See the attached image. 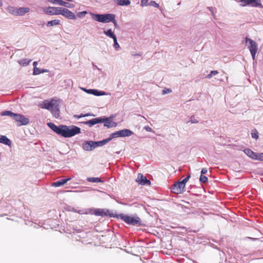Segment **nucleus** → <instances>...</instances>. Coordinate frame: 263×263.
<instances>
[{"mask_svg": "<svg viewBox=\"0 0 263 263\" xmlns=\"http://www.w3.org/2000/svg\"><path fill=\"white\" fill-rule=\"evenodd\" d=\"M47 125L56 134L65 138H70L81 133L80 128L74 125H60L58 126L51 122L48 123Z\"/></svg>", "mask_w": 263, "mask_h": 263, "instance_id": "f257e3e1", "label": "nucleus"}, {"mask_svg": "<svg viewBox=\"0 0 263 263\" xmlns=\"http://www.w3.org/2000/svg\"><path fill=\"white\" fill-rule=\"evenodd\" d=\"M62 102V100L54 97L44 100L41 105V107L49 110L53 117L58 118L60 114V106Z\"/></svg>", "mask_w": 263, "mask_h": 263, "instance_id": "f03ea898", "label": "nucleus"}, {"mask_svg": "<svg viewBox=\"0 0 263 263\" xmlns=\"http://www.w3.org/2000/svg\"><path fill=\"white\" fill-rule=\"evenodd\" d=\"M90 14L94 21L102 23H107L114 20V14L111 13L99 14L90 13Z\"/></svg>", "mask_w": 263, "mask_h": 263, "instance_id": "7ed1b4c3", "label": "nucleus"}, {"mask_svg": "<svg viewBox=\"0 0 263 263\" xmlns=\"http://www.w3.org/2000/svg\"><path fill=\"white\" fill-rule=\"evenodd\" d=\"M237 2L241 3L240 5L241 7L250 6L253 7H260L263 8L261 5V0H235Z\"/></svg>", "mask_w": 263, "mask_h": 263, "instance_id": "20e7f679", "label": "nucleus"}, {"mask_svg": "<svg viewBox=\"0 0 263 263\" xmlns=\"http://www.w3.org/2000/svg\"><path fill=\"white\" fill-rule=\"evenodd\" d=\"M120 217L123 221L129 224L136 225L141 224V220L138 217L121 214L120 215Z\"/></svg>", "mask_w": 263, "mask_h": 263, "instance_id": "39448f33", "label": "nucleus"}, {"mask_svg": "<svg viewBox=\"0 0 263 263\" xmlns=\"http://www.w3.org/2000/svg\"><path fill=\"white\" fill-rule=\"evenodd\" d=\"M16 122L18 126L25 125L29 123V120L24 116L18 114H15L13 118Z\"/></svg>", "mask_w": 263, "mask_h": 263, "instance_id": "423d86ee", "label": "nucleus"}, {"mask_svg": "<svg viewBox=\"0 0 263 263\" xmlns=\"http://www.w3.org/2000/svg\"><path fill=\"white\" fill-rule=\"evenodd\" d=\"M60 15H62L65 18L69 20H76L77 16L75 14L67 8L61 7Z\"/></svg>", "mask_w": 263, "mask_h": 263, "instance_id": "0eeeda50", "label": "nucleus"}, {"mask_svg": "<svg viewBox=\"0 0 263 263\" xmlns=\"http://www.w3.org/2000/svg\"><path fill=\"white\" fill-rule=\"evenodd\" d=\"M61 7H48L43 9L45 13L50 15H60Z\"/></svg>", "mask_w": 263, "mask_h": 263, "instance_id": "6e6552de", "label": "nucleus"}, {"mask_svg": "<svg viewBox=\"0 0 263 263\" xmlns=\"http://www.w3.org/2000/svg\"><path fill=\"white\" fill-rule=\"evenodd\" d=\"M184 186L180 181L176 182L172 187V191L174 193L178 194L183 192Z\"/></svg>", "mask_w": 263, "mask_h": 263, "instance_id": "1a4fd4ad", "label": "nucleus"}, {"mask_svg": "<svg viewBox=\"0 0 263 263\" xmlns=\"http://www.w3.org/2000/svg\"><path fill=\"white\" fill-rule=\"evenodd\" d=\"M246 43L248 44V48L250 50V51H257L258 50V46L256 43L249 38L246 39Z\"/></svg>", "mask_w": 263, "mask_h": 263, "instance_id": "9d476101", "label": "nucleus"}, {"mask_svg": "<svg viewBox=\"0 0 263 263\" xmlns=\"http://www.w3.org/2000/svg\"><path fill=\"white\" fill-rule=\"evenodd\" d=\"M82 147L85 151H91L96 148L95 141H85L83 144Z\"/></svg>", "mask_w": 263, "mask_h": 263, "instance_id": "9b49d317", "label": "nucleus"}, {"mask_svg": "<svg viewBox=\"0 0 263 263\" xmlns=\"http://www.w3.org/2000/svg\"><path fill=\"white\" fill-rule=\"evenodd\" d=\"M243 152L249 157L252 159L254 160H257L258 153H256L249 148L245 149Z\"/></svg>", "mask_w": 263, "mask_h": 263, "instance_id": "f8f14e48", "label": "nucleus"}, {"mask_svg": "<svg viewBox=\"0 0 263 263\" xmlns=\"http://www.w3.org/2000/svg\"><path fill=\"white\" fill-rule=\"evenodd\" d=\"M136 181L140 184L145 185L146 184H150V181L143 175L139 174L138 175Z\"/></svg>", "mask_w": 263, "mask_h": 263, "instance_id": "ddd939ff", "label": "nucleus"}, {"mask_svg": "<svg viewBox=\"0 0 263 263\" xmlns=\"http://www.w3.org/2000/svg\"><path fill=\"white\" fill-rule=\"evenodd\" d=\"M104 121L102 119V118H95L92 120H90L89 121L83 122L85 125H88L89 126H92L97 123H103Z\"/></svg>", "mask_w": 263, "mask_h": 263, "instance_id": "4468645a", "label": "nucleus"}, {"mask_svg": "<svg viewBox=\"0 0 263 263\" xmlns=\"http://www.w3.org/2000/svg\"><path fill=\"white\" fill-rule=\"evenodd\" d=\"M88 94H91L96 96H106L107 93L104 91H100L97 89H91L89 91Z\"/></svg>", "mask_w": 263, "mask_h": 263, "instance_id": "2eb2a0df", "label": "nucleus"}, {"mask_svg": "<svg viewBox=\"0 0 263 263\" xmlns=\"http://www.w3.org/2000/svg\"><path fill=\"white\" fill-rule=\"evenodd\" d=\"M71 179L70 178H68L67 179H63L60 180H58L56 182H54L52 184V186L55 187H59L62 185H64L65 183H66L68 181H69Z\"/></svg>", "mask_w": 263, "mask_h": 263, "instance_id": "dca6fc26", "label": "nucleus"}, {"mask_svg": "<svg viewBox=\"0 0 263 263\" xmlns=\"http://www.w3.org/2000/svg\"><path fill=\"white\" fill-rule=\"evenodd\" d=\"M0 143H2L8 146H10L11 142L10 140L7 138V136L0 135Z\"/></svg>", "mask_w": 263, "mask_h": 263, "instance_id": "f3484780", "label": "nucleus"}, {"mask_svg": "<svg viewBox=\"0 0 263 263\" xmlns=\"http://www.w3.org/2000/svg\"><path fill=\"white\" fill-rule=\"evenodd\" d=\"M30 9L28 7H20L17 8V16H22L29 12Z\"/></svg>", "mask_w": 263, "mask_h": 263, "instance_id": "a211bd4d", "label": "nucleus"}, {"mask_svg": "<svg viewBox=\"0 0 263 263\" xmlns=\"http://www.w3.org/2000/svg\"><path fill=\"white\" fill-rule=\"evenodd\" d=\"M102 119L104 120L103 123H104V125L105 126H106L107 127H111L114 126H116V123L108 119V118H102Z\"/></svg>", "mask_w": 263, "mask_h": 263, "instance_id": "6ab92c4d", "label": "nucleus"}, {"mask_svg": "<svg viewBox=\"0 0 263 263\" xmlns=\"http://www.w3.org/2000/svg\"><path fill=\"white\" fill-rule=\"evenodd\" d=\"M119 131L120 133L121 137H129L133 135V132L129 129H124Z\"/></svg>", "mask_w": 263, "mask_h": 263, "instance_id": "aec40b11", "label": "nucleus"}, {"mask_svg": "<svg viewBox=\"0 0 263 263\" xmlns=\"http://www.w3.org/2000/svg\"><path fill=\"white\" fill-rule=\"evenodd\" d=\"M103 33L107 37H110L113 40L115 38H117L116 35L114 33V32L111 29H108L107 30H104Z\"/></svg>", "mask_w": 263, "mask_h": 263, "instance_id": "412c9836", "label": "nucleus"}, {"mask_svg": "<svg viewBox=\"0 0 263 263\" xmlns=\"http://www.w3.org/2000/svg\"><path fill=\"white\" fill-rule=\"evenodd\" d=\"M6 9L11 14L17 16V8L9 6Z\"/></svg>", "mask_w": 263, "mask_h": 263, "instance_id": "4be33fe9", "label": "nucleus"}, {"mask_svg": "<svg viewBox=\"0 0 263 263\" xmlns=\"http://www.w3.org/2000/svg\"><path fill=\"white\" fill-rule=\"evenodd\" d=\"M61 23V22L59 20H53L52 21H48L47 24L46 26L48 27H50L53 26H57L60 25Z\"/></svg>", "mask_w": 263, "mask_h": 263, "instance_id": "5701e85b", "label": "nucleus"}, {"mask_svg": "<svg viewBox=\"0 0 263 263\" xmlns=\"http://www.w3.org/2000/svg\"><path fill=\"white\" fill-rule=\"evenodd\" d=\"M115 2L119 6H128L130 4L129 0H115Z\"/></svg>", "mask_w": 263, "mask_h": 263, "instance_id": "b1692460", "label": "nucleus"}, {"mask_svg": "<svg viewBox=\"0 0 263 263\" xmlns=\"http://www.w3.org/2000/svg\"><path fill=\"white\" fill-rule=\"evenodd\" d=\"M31 62V60L25 58L18 61V63L23 66H26L28 65Z\"/></svg>", "mask_w": 263, "mask_h": 263, "instance_id": "393cba45", "label": "nucleus"}, {"mask_svg": "<svg viewBox=\"0 0 263 263\" xmlns=\"http://www.w3.org/2000/svg\"><path fill=\"white\" fill-rule=\"evenodd\" d=\"M87 180L90 182H102V181L101 180L100 178L98 177H88L87 178Z\"/></svg>", "mask_w": 263, "mask_h": 263, "instance_id": "a878e982", "label": "nucleus"}, {"mask_svg": "<svg viewBox=\"0 0 263 263\" xmlns=\"http://www.w3.org/2000/svg\"><path fill=\"white\" fill-rule=\"evenodd\" d=\"M49 2L54 4H58L60 6L64 5L65 4V2H64L62 0H47Z\"/></svg>", "mask_w": 263, "mask_h": 263, "instance_id": "bb28decb", "label": "nucleus"}, {"mask_svg": "<svg viewBox=\"0 0 263 263\" xmlns=\"http://www.w3.org/2000/svg\"><path fill=\"white\" fill-rule=\"evenodd\" d=\"M14 115H15L14 113L12 112L11 111H9V110L1 112V115L2 116H8L12 117V118H13Z\"/></svg>", "mask_w": 263, "mask_h": 263, "instance_id": "cd10ccee", "label": "nucleus"}, {"mask_svg": "<svg viewBox=\"0 0 263 263\" xmlns=\"http://www.w3.org/2000/svg\"><path fill=\"white\" fill-rule=\"evenodd\" d=\"M121 137V135H120V131L118 130L117 132H116L112 134H111L110 136H109V138H110L111 140L115 138H117V137Z\"/></svg>", "mask_w": 263, "mask_h": 263, "instance_id": "c85d7f7f", "label": "nucleus"}, {"mask_svg": "<svg viewBox=\"0 0 263 263\" xmlns=\"http://www.w3.org/2000/svg\"><path fill=\"white\" fill-rule=\"evenodd\" d=\"M251 136L253 138L257 139L258 138V133L256 129H253L251 132Z\"/></svg>", "mask_w": 263, "mask_h": 263, "instance_id": "c756f323", "label": "nucleus"}, {"mask_svg": "<svg viewBox=\"0 0 263 263\" xmlns=\"http://www.w3.org/2000/svg\"><path fill=\"white\" fill-rule=\"evenodd\" d=\"M113 40H114L113 46L115 48L116 50H118L119 49L120 46L117 42V39L115 38Z\"/></svg>", "mask_w": 263, "mask_h": 263, "instance_id": "7c9ffc66", "label": "nucleus"}, {"mask_svg": "<svg viewBox=\"0 0 263 263\" xmlns=\"http://www.w3.org/2000/svg\"><path fill=\"white\" fill-rule=\"evenodd\" d=\"M218 72L217 70H212L210 73L207 75L206 78L211 79L213 76H215L218 74Z\"/></svg>", "mask_w": 263, "mask_h": 263, "instance_id": "2f4dec72", "label": "nucleus"}, {"mask_svg": "<svg viewBox=\"0 0 263 263\" xmlns=\"http://www.w3.org/2000/svg\"><path fill=\"white\" fill-rule=\"evenodd\" d=\"M199 179L200 182L202 183H205L208 181V178L206 176H203V175H200Z\"/></svg>", "mask_w": 263, "mask_h": 263, "instance_id": "473e14b6", "label": "nucleus"}, {"mask_svg": "<svg viewBox=\"0 0 263 263\" xmlns=\"http://www.w3.org/2000/svg\"><path fill=\"white\" fill-rule=\"evenodd\" d=\"M41 69L36 67L35 68H33V75H38L40 73H41Z\"/></svg>", "mask_w": 263, "mask_h": 263, "instance_id": "72a5a7b5", "label": "nucleus"}, {"mask_svg": "<svg viewBox=\"0 0 263 263\" xmlns=\"http://www.w3.org/2000/svg\"><path fill=\"white\" fill-rule=\"evenodd\" d=\"M87 13V12L86 11L79 12L77 13V16L78 17L81 18V17L84 16Z\"/></svg>", "mask_w": 263, "mask_h": 263, "instance_id": "f704fd0d", "label": "nucleus"}, {"mask_svg": "<svg viewBox=\"0 0 263 263\" xmlns=\"http://www.w3.org/2000/svg\"><path fill=\"white\" fill-rule=\"evenodd\" d=\"M149 5L152 6H153L155 8H159V5L155 1H151L149 4Z\"/></svg>", "mask_w": 263, "mask_h": 263, "instance_id": "c9c22d12", "label": "nucleus"}, {"mask_svg": "<svg viewBox=\"0 0 263 263\" xmlns=\"http://www.w3.org/2000/svg\"><path fill=\"white\" fill-rule=\"evenodd\" d=\"M190 178V175H188L185 178H184L182 181H180L181 183L183 184V185L185 187L186 183L188 181L189 179Z\"/></svg>", "mask_w": 263, "mask_h": 263, "instance_id": "e433bc0d", "label": "nucleus"}, {"mask_svg": "<svg viewBox=\"0 0 263 263\" xmlns=\"http://www.w3.org/2000/svg\"><path fill=\"white\" fill-rule=\"evenodd\" d=\"M189 122H190L192 124L197 123L198 122V120L194 116H192L191 117L190 120Z\"/></svg>", "mask_w": 263, "mask_h": 263, "instance_id": "4c0bfd02", "label": "nucleus"}, {"mask_svg": "<svg viewBox=\"0 0 263 263\" xmlns=\"http://www.w3.org/2000/svg\"><path fill=\"white\" fill-rule=\"evenodd\" d=\"M148 5V0H141V6L142 7L147 6Z\"/></svg>", "mask_w": 263, "mask_h": 263, "instance_id": "58836bf2", "label": "nucleus"}, {"mask_svg": "<svg viewBox=\"0 0 263 263\" xmlns=\"http://www.w3.org/2000/svg\"><path fill=\"white\" fill-rule=\"evenodd\" d=\"M172 92V90L169 88H166L162 90V94L165 95L166 93H169Z\"/></svg>", "mask_w": 263, "mask_h": 263, "instance_id": "ea45409f", "label": "nucleus"}, {"mask_svg": "<svg viewBox=\"0 0 263 263\" xmlns=\"http://www.w3.org/2000/svg\"><path fill=\"white\" fill-rule=\"evenodd\" d=\"M62 6H64L69 8H72L74 7V5L65 2V4L64 5H62Z\"/></svg>", "mask_w": 263, "mask_h": 263, "instance_id": "a19ab883", "label": "nucleus"}, {"mask_svg": "<svg viewBox=\"0 0 263 263\" xmlns=\"http://www.w3.org/2000/svg\"><path fill=\"white\" fill-rule=\"evenodd\" d=\"M257 160L263 161V153H258Z\"/></svg>", "mask_w": 263, "mask_h": 263, "instance_id": "79ce46f5", "label": "nucleus"}, {"mask_svg": "<svg viewBox=\"0 0 263 263\" xmlns=\"http://www.w3.org/2000/svg\"><path fill=\"white\" fill-rule=\"evenodd\" d=\"M95 144L96 147H100V146H102L104 145L101 141L95 142Z\"/></svg>", "mask_w": 263, "mask_h": 263, "instance_id": "37998d69", "label": "nucleus"}, {"mask_svg": "<svg viewBox=\"0 0 263 263\" xmlns=\"http://www.w3.org/2000/svg\"><path fill=\"white\" fill-rule=\"evenodd\" d=\"M110 141H111V139L110 138H109V137L107 138V139H104L103 140H102L101 141L102 142V143L103 145H105L107 143H108V142H109Z\"/></svg>", "mask_w": 263, "mask_h": 263, "instance_id": "c03bdc74", "label": "nucleus"}, {"mask_svg": "<svg viewBox=\"0 0 263 263\" xmlns=\"http://www.w3.org/2000/svg\"><path fill=\"white\" fill-rule=\"evenodd\" d=\"M103 214H104V213L102 211L98 210L95 212V214L96 215H98V216L103 215Z\"/></svg>", "mask_w": 263, "mask_h": 263, "instance_id": "a18cd8bd", "label": "nucleus"}, {"mask_svg": "<svg viewBox=\"0 0 263 263\" xmlns=\"http://www.w3.org/2000/svg\"><path fill=\"white\" fill-rule=\"evenodd\" d=\"M144 129L145 130H146V131L147 132H152V129L151 127H150L149 126H145L144 127Z\"/></svg>", "mask_w": 263, "mask_h": 263, "instance_id": "49530a36", "label": "nucleus"}, {"mask_svg": "<svg viewBox=\"0 0 263 263\" xmlns=\"http://www.w3.org/2000/svg\"><path fill=\"white\" fill-rule=\"evenodd\" d=\"M115 17H116V16L115 14H114V20L113 21H110V22H112L114 23V25L115 27H117V23L115 20Z\"/></svg>", "mask_w": 263, "mask_h": 263, "instance_id": "de8ad7c7", "label": "nucleus"}, {"mask_svg": "<svg viewBox=\"0 0 263 263\" xmlns=\"http://www.w3.org/2000/svg\"><path fill=\"white\" fill-rule=\"evenodd\" d=\"M251 55L252 57V59L253 60H254L255 58V55H256V53L257 52V51H251Z\"/></svg>", "mask_w": 263, "mask_h": 263, "instance_id": "09e8293b", "label": "nucleus"}, {"mask_svg": "<svg viewBox=\"0 0 263 263\" xmlns=\"http://www.w3.org/2000/svg\"><path fill=\"white\" fill-rule=\"evenodd\" d=\"M79 116H80L81 118H82V117H85L90 116L91 114H89V113H87V114H81Z\"/></svg>", "mask_w": 263, "mask_h": 263, "instance_id": "8fccbe9b", "label": "nucleus"}, {"mask_svg": "<svg viewBox=\"0 0 263 263\" xmlns=\"http://www.w3.org/2000/svg\"><path fill=\"white\" fill-rule=\"evenodd\" d=\"M208 172V170L206 168H203L201 170V175H203L205 173H206Z\"/></svg>", "mask_w": 263, "mask_h": 263, "instance_id": "3c124183", "label": "nucleus"}, {"mask_svg": "<svg viewBox=\"0 0 263 263\" xmlns=\"http://www.w3.org/2000/svg\"><path fill=\"white\" fill-rule=\"evenodd\" d=\"M80 89L83 90V91H84L85 92H86L87 93H88V92H89V91H90L91 89H86L85 88H83V87H80Z\"/></svg>", "mask_w": 263, "mask_h": 263, "instance_id": "603ef678", "label": "nucleus"}, {"mask_svg": "<svg viewBox=\"0 0 263 263\" xmlns=\"http://www.w3.org/2000/svg\"><path fill=\"white\" fill-rule=\"evenodd\" d=\"M41 73L47 72L48 71V70L46 69H41Z\"/></svg>", "mask_w": 263, "mask_h": 263, "instance_id": "864d4df0", "label": "nucleus"}, {"mask_svg": "<svg viewBox=\"0 0 263 263\" xmlns=\"http://www.w3.org/2000/svg\"><path fill=\"white\" fill-rule=\"evenodd\" d=\"M37 62L35 61L33 63V68H36V66H37Z\"/></svg>", "mask_w": 263, "mask_h": 263, "instance_id": "5fc2aeb1", "label": "nucleus"}, {"mask_svg": "<svg viewBox=\"0 0 263 263\" xmlns=\"http://www.w3.org/2000/svg\"><path fill=\"white\" fill-rule=\"evenodd\" d=\"M73 118L75 119H77L81 118L80 116L79 115H73Z\"/></svg>", "mask_w": 263, "mask_h": 263, "instance_id": "6e6d98bb", "label": "nucleus"}, {"mask_svg": "<svg viewBox=\"0 0 263 263\" xmlns=\"http://www.w3.org/2000/svg\"><path fill=\"white\" fill-rule=\"evenodd\" d=\"M208 9L212 12V15H214V12H213V9L211 7H209Z\"/></svg>", "mask_w": 263, "mask_h": 263, "instance_id": "4d7b16f0", "label": "nucleus"}, {"mask_svg": "<svg viewBox=\"0 0 263 263\" xmlns=\"http://www.w3.org/2000/svg\"><path fill=\"white\" fill-rule=\"evenodd\" d=\"M208 9L212 12V15H214V12H213V9L211 7H209Z\"/></svg>", "mask_w": 263, "mask_h": 263, "instance_id": "13d9d810", "label": "nucleus"}, {"mask_svg": "<svg viewBox=\"0 0 263 263\" xmlns=\"http://www.w3.org/2000/svg\"><path fill=\"white\" fill-rule=\"evenodd\" d=\"M3 5V1L2 0H0V7L2 6Z\"/></svg>", "mask_w": 263, "mask_h": 263, "instance_id": "bf43d9fd", "label": "nucleus"}, {"mask_svg": "<svg viewBox=\"0 0 263 263\" xmlns=\"http://www.w3.org/2000/svg\"><path fill=\"white\" fill-rule=\"evenodd\" d=\"M116 153H117V154H119L120 153V152H116Z\"/></svg>", "mask_w": 263, "mask_h": 263, "instance_id": "052dcab7", "label": "nucleus"}]
</instances>
